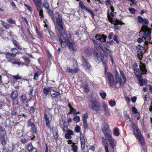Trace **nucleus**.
Returning <instances> with one entry per match:
<instances>
[{
    "instance_id": "obj_47",
    "label": "nucleus",
    "mask_w": 152,
    "mask_h": 152,
    "mask_svg": "<svg viewBox=\"0 0 152 152\" xmlns=\"http://www.w3.org/2000/svg\"><path fill=\"white\" fill-rule=\"evenodd\" d=\"M142 34V38H141V37L139 38L137 40V42L139 43H140L143 41V38L145 39L143 37V33H142V34Z\"/></svg>"
},
{
    "instance_id": "obj_50",
    "label": "nucleus",
    "mask_w": 152,
    "mask_h": 152,
    "mask_svg": "<svg viewBox=\"0 0 152 152\" xmlns=\"http://www.w3.org/2000/svg\"><path fill=\"white\" fill-rule=\"evenodd\" d=\"M39 74H38V72L35 73L34 75V79L35 80H37L38 79V78Z\"/></svg>"
},
{
    "instance_id": "obj_45",
    "label": "nucleus",
    "mask_w": 152,
    "mask_h": 152,
    "mask_svg": "<svg viewBox=\"0 0 152 152\" xmlns=\"http://www.w3.org/2000/svg\"><path fill=\"white\" fill-rule=\"evenodd\" d=\"M13 42L15 46L18 48L19 49L20 48V47L18 44V42L16 40H14L13 41Z\"/></svg>"
},
{
    "instance_id": "obj_9",
    "label": "nucleus",
    "mask_w": 152,
    "mask_h": 152,
    "mask_svg": "<svg viewBox=\"0 0 152 152\" xmlns=\"http://www.w3.org/2000/svg\"><path fill=\"white\" fill-rule=\"evenodd\" d=\"M94 56L95 60L96 62L98 63H99L102 58H103V54L96 52L94 53Z\"/></svg>"
},
{
    "instance_id": "obj_55",
    "label": "nucleus",
    "mask_w": 152,
    "mask_h": 152,
    "mask_svg": "<svg viewBox=\"0 0 152 152\" xmlns=\"http://www.w3.org/2000/svg\"><path fill=\"white\" fill-rule=\"evenodd\" d=\"M114 35V34L113 32H111L109 34L108 36V39H112Z\"/></svg>"
},
{
    "instance_id": "obj_62",
    "label": "nucleus",
    "mask_w": 152,
    "mask_h": 152,
    "mask_svg": "<svg viewBox=\"0 0 152 152\" xmlns=\"http://www.w3.org/2000/svg\"><path fill=\"white\" fill-rule=\"evenodd\" d=\"M137 98L135 96H134L132 98L131 100L133 103H135L136 101Z\"/></svg>"
},
{
    "instance_id": "obj_51",
    "label": "nucleus",
    "mask_w": 152,
    "mask_h": 152,
    "mask_svg": "<svg viewBox=\"0 0 152 152\" xmlns=\"http://www.w3.org/2000/svg\"><path fill=\"white\" fill-rule=\"evenodd\" d=\"M13 78L14 79L17 80L20 79L21 78V77L19 76V75H13Z\"/></svg>"
},
{
    "instance_id": "obj_44",
    "label": "nucleus",
    "mask_w": 152,
    "mask_h": 152,
    "mask_svg": "<svg viewBox=\"0 0 152 152\" xmlns=\"http://www.w3.org/2000/svg\"><path fill=\"white\" fill-rule=\"evenodd\" d=\"M100 96L103 99H104L105 98L106 96V94L105 92L102 93L101 92L99 94Z\"/></svg>"
},
{
    "instance_id": "obj_34",
    "label": "nucleus",
    "mask_w": 152,
    "mask_h": 152,
    "mask_svg": "<svg viewBox=\"0 0 152 152\" xmlns=\"http://www.w3.org/2000/svg\"><path fill=\"white\" fill-rule=\"evenodd\" d=\"M124 114H125L124 117L126 119V120L127 121H130L131 120L130 118L129 115L127 114V112L126 111H124Z\"/></svg>"
},
{
    "instance_id": "obj_37",
    "label": "nucleus",
    "mask_w": 152,
    "mask_h": 152,
    "mask_svg": "<svg viewBox=\"0 0 152 152\" xmlns=\"http://www.w3.org/2000/svg\"><path fill=\"white\" fill-rule=\"evenodd\" d=\"M7 20L8 23H9L11 24H15V21L12 18L7 19Z\"/></svg>"
},
{
    "instance_id": "obj_58",
    "label": "nucleus",
    "mask_w": 152,
    "mask_h": 152,
    "mask_svg": "<svg viewBox=\"0 0 152 152\" xmlns=\"http://www.w3.org/2000/svg\"><path fill=\"white\" fill-rule=\"evenodd\" d=\"M53 136L54 137H55V139L57 140L58 138V133L57 132H54L53 133Z\"/></svg>"
},
{
    "instance_id": "obj_40",
    "label": "nucleus",
    "mask_w": 152,
    "mask_h": 152,
    "mask_svg": "<svg viewBox=\"0 0 152 152\" xmlns=\"http://www.w3.org/2000/svg\"><path fill=\"white\" fill-rule=\"evenodd\" d=\"M73 120L76 123H78L80 121V117L79 116H75L73 118Z\"/></svg>"
},
{
    "instance_id": "obj_25",
    "label": "nucleus",
    "mask_w": 152,
    "mask_h": 152,
    "mask_svg": "<svg viewBox=\"0 0 152 152\" xmlns=\"http://www.w3.org/2000/svg\"><path fill=\"white\" fill-rule=\"evenodd\" d=\"M52 87H49L45 88L43 89V91L44 94L46 96H47L49 94V93H50V91L51 90Z\"/></svg>"
},
{
    "instance_id": "obj_48",
    "label": "nucleus",
    "mask_w": 152,
    "mask_h": 152,
    "mask_svg": "<svg viewBox=\"0 0 152 152\" xmlns=\"http://www.w3.org/2000/svg\"><path fill=\"white\" fill-rule=\"evenodd\" d=\"M84 10H85L86 11H87L88 12L90 13L91 14V15H92V16L93 17H94V13L92 11H90L88 8H87V7H86V8H85Z\"/></svg>"
},
{
    "instance_id": "obj_23",
    "label": "nucleus",
    "mask_w": 152,
    "mask_h": 152,
    "mask_svg": "<svg viewBox=\"0 0 152 152\" xmlns=\"http://www.w3.org/2000/svg\"><path fill=\"white\" fill-rule=\"evenodd\" d=\"M102 129L104 133L110 131L109 129L108 125L106 123L103 124Z\"/></svg>"
},
{
    "instance_id": "obj_41",
    "label": "nucleus",
    "mask_w": 152,
    "mask_h": 152,
    "mask_svg": "<svg viewBox=\"0 0 152 152\" xmlns=\"http://www.w3.org/2000/svg\"><path fill=\"white\" fill-rule=\"evenodd\" d=\"M79 4L80 7L83 10H84V9L86 7L85 5L84 4L82 1H80L79 2Z\"/></svg>"
},
{
    "instance_id": "obj_52",
    "label": "nucleus",
    "mask_w": 152,
    "mask_h": 152,
    "mask_svg": "<svg viewBox=\"0 0 152 152\" xmlns=\"http://www.w3.org/2000/svg\"><path fill=\"white\" fill-rule=\"evenodd\" d=\"M132 109L134 113L136 114L137 113V110L135 107H132Z\"/></svg>"
},
{
    "instance_id": "obj_27",
    "label": "nucleus",
    "mask_w": 152,
    "mask_h": 152,
    "mask_svg": "<svg viewBox=\"0 0 152 152\" xmlns=\"http://www.w3.org/2000/svg\"><path fill=\"white\" fill-rule=\"evenodd\" d=\"M136 138L141 144L142 145H145V143L144 138L141 135L137 137Z\"/></svg>"
},
{
    "instance_id": "obj_13",
    "label": "nucleus",
    "mask_w": 152,
    "mask_h": 152,
    "mask_svg": "<svg viewBox=\"0 0 152 152\" xmlns=\"http://www.w3.org/2000/svg\"><path fill=\"white\" fill-rule=\"evenodd\" d=\"M138 54L137 56L140 60L141 59L144 53V49L142 47L141 48L137 49Z\"/></svg>"
},
{
    "instance_id": "obj_26",
    "label": "nucleus",
    "mask_w": 152,
    "mask_h": 152,
    "mask_svg": "<svg viewBox=\"0 0 152 152\" xmlns=\"http://www.w3.org/2000/svg\"><path fill=\"white\" fill-rule=\"evenodd\" d=\"M5 136H0V142L3 146H5L7 144Z\"/></svg>"
},
{
    "instance_id": "obj_54",
    "label": "nucleus",
    "mask_w": 152,
    "mask_h": 152,
    "mask_svg": "<svg viewBox=\"0 0 152 152\" xmlns=\"http://www.w3.org/2000/svg\"><path fill=\"white\" fill-rule=\"evenodd\" d=\"M75 131L77 133H78L80 131V127L78 126H77L75 129Z\"/></svg>"
},
{
    "instance_id": "obj_28",
    "label": "nucleus",
    "mask_w": 152,
    "mask_h": 152,
    "mask_svg": "<svg viewBox=\"0 0 152 152\" xmlns=\"http://www.w3.org/2000/svg\"><path fill=\"white\" fill-rule=\"evenodd\" d=\"M6 132L5 129L2 126H0V136H6Z\"/></svg>"
},
{
    "instance_id": "obj_24",
    "label": "nucleus",
    "mask_w": 152,
    "mask_h": 152,
    "mask_svg": "<svg viewBox=\"0 0 152 152\" xmlns=\"http://www.w3.org/2000/svg\"><path fill=\"white\" fill-rule=\"evenodd\" d=\"M104 134L105 135V138L107 140L112 138V132L110 131Z\"/></svg>"
},
{
    "instance_id": "obj_7",
    "label": "nucleus",
    "mask_w": 152,
    "mask_h": 152,
    "mask_svg": "<svg viewBox=\"0 0 152 152\" xmlns=\"http://www.w3.org/2000/svg\"><path fill=\"white\" fill-rule=\"evenodd\" d=\"M43 7L45 8L46 12L50 15H52L53 13L50 9V5L47 0H44L43 4Z\"/></svg>"
},
{
    "instance_id": "obj_63",
    "label": "nucleus",
    "mask_w": 152,
    "mask_h": 152,
    "mask_svg": "<svg viewBox=\"0 0 152 152\" xmlns=\"http://www.w3.org/2000/svg\"><path fill=\"white\" fill-rule=\"evenodd\" d=\"M145 45H148V43H150V44H152V40L151 41H150L151 39H150V40H149V41H147V40H146V39H145Z\"/></svg>"
},
{
    "instance_id": "obj_30",
    "label": "nucleus",
    "mask_w": 152,
    "mask_h": 152,
    "mask_svg": "<svg viewBox=\"0 0 152 152\" xmlns=\"http://www.w3.org/2000/svg\"><path fill=\"white\" fill-rule=\"evenodd\" d=\"M18 96V94L17 91H13L11 93V97L12 99L17 98Z\"/></svg>"
},
{
    "instance_id": "obj_46",
    "label": "nucleus",
    "mask_w": 152,
    "mask_h": 152,
    "mask_svg": "<svg viewBox=\"0 0 152 152\" xmlns=\"http://www.w3.org/2000/svg\"><path fill=\"white\" fill-rule=\"evenodd\" d=\"M109 104L111 107L115 106L116 104L115 102V101L110 100L109 101Z\"/></svg>"
},
{
    "instance_id": "obj_43",
    "label": "nucleus",
    "mask_w": 152,
    "mask_h": 152,
    "mask_svg": "<svg viewBox=\"0 0 152 152\" xmlns=\"http://www.w3.org/2000/svg\"><path fill=\"white\" fill-rule=\"evenodd\" d=\"M129 12L132 14H134L135 13L136 10L133 8H130L129 9Z\"/></svg>"
},
{
    "instance_id": "obj_12",
    "label": "nucleus",
    "mask_w": 152,
    "mask_h": 152,
    "mask_svg": "<svg viewBox=\"0 0 152 152\" xmlns=\"http://www.w3.org/2000/svg\"><path fill=\"white\" fill-rule=\"evenodd\" d=\"M81 58L83 62L82 65L84 68L85 69H89L90 67L91 66L88 63L86 60L84 58L83 56H81Z\"/></svg>"
},
{
    "instance_id": "obj_8",
    "label": "nucleus",
    "mask_w": 152,
    "mask_h": 152,
    "mask_svg": "<svg viewBox=\"0 0 152 152\" xmlns=\"http://www.w3.org/2000/svg\"><path fill=\"white\" fill-rule=\"evenodd\" d=\"M44 118L46 122V125L48 128L50 127L49 124L52 119V116L50 114L45 113L44 115Z\"/></svg>"
},
{
    "instance_id": "obj_42",
    "label": "nucleus",
    "mask_w": 152,
    "mask_h": 152,
    "mask_svg": "<svg viewBox=\"0 0 152 152\" xmlns=\"http://www.w3.org/2000/svg\"><path fill=\"white\" fill-rule=\"evenodd\" d=\"M84 89L85 91L86 92H89V90L88 88V85L87 84H86L84 86L83 88Z\"/></svg>"
},
{
    "instance_id": "obj_4",
    "label": "nucleus",
    "mask_w": 152,
    "mask_h": 152,
    "mask_svg": "<svg viewBox=\"0 0 152 152\" xmlns=\"http://www.w3.org/2000/svg\"><path fill=\"white\" fill-rule=\"evenodd\" d=\"M140 69L139 68H134L133 70L134 72L137 76L138 80L141 86H142L144 84L146 83V80L142 79V75L144 73L146 74L147 73V70L146 69V66L143 63H140Z\"/></svg>"
},
{
    "instance_id": "obj_10",
    "label": "nucleus",
    "mask_w": 152,
    "mask_h": 152,
    "mask_svg": "<svg viewBox=\"0 0 152 152\" xmlns=\"http://www.w3.org/2000/svg\"><path fill=\"white\" fill-rule=\"evenodd\" d=\"M132 128L133 129L134 133L136 137L138 136L141 135L140 131L138 129L137 126L136 124H133Z\"/></svg>"
},
{
    "instance_id": "obj_3",
    "label": "nucleus",
    "mask_w": 152,
    "mask_h": 152,
    "mask_svg": "<svg viewBox=\"0 0 152 152\" xmlns=\"http://www.w3.org/2000/svg\"><path fill=\"white\" fill-rule=\"evenodd\" d=\"M121 77L120 78L117 77V75L118 72H116V78L115 81L114 80V77L113 75L110 72L107 73V77L109 80L110 85L113 86L115 85L116 88H119L121 86H123L125 83V79L124 78V75L122 71H120Z\"/></svg>"
},
{
    "instance_id": "obj_32",
    "label": "nucleus",
    "mask_w": 152,
    "mask_h": 152,
    "mask_svg": "<svg viewBox=\"0 0 152 152\" xmlns=\"http://www.w3.org/2000/svg\"><path fill=\"white\" fill-rule=\"evenodd\" d=\"M71 147L73 152H77V146L75 145V143H73V144L71 146Z\"/></svg>"
},
{
    "instance_id": "obj_29",
    "label": "nucleus",
    "mask_w": 152,
    "mask_h": 152,
    "mask_svg": "<svg viewBox=\"0 0 152 152\" xmlns=\"http://www.w3.org/2000/svg\"><path fill=\"white\" fill-rule=\"evenodd\" d=\"M68 106L69 107L70 109V113L71 114L72 113L74 114L77 115V113H79V112L77 113L76 110L74 109L70 104H68Z\"/></svg>"
},
{
    "instance_id": "obj_17",
    "label": "nucleus",
    "mask_w": 152,
    "mask_h": 152,
    "mask_svg": "<svg viewBox=\"0 0 152 152\" xmlns=\"http://www.w3.org/2000/svg\"><path fill=\"white\" fill-rule=\"evenodd\" d=\"M66 72L72 75L76 73L78 71V69L77 68L75 69H71L70 67H67L66 70Z\"/></svg>"
},
{
    "instance_id": "obj_6",
    "label": "nucleus",
    "mask_w": 152,
    "mask_h": 152,
    "mask_svg": "<svg viewBox=\"0 0 152 152\" xmlns=\"http://www.w3.org/2000/svg\"><path fill=\"white\" fill-rule=\"evenodd\" d=\"M107 17L109 22L114 25V28L116 29H118L119 28V27L117 25V24L123 25L124 24V23H122L121 21L117 19H116L115 20H114L109 14H107Z\"/></svg>"
},
{
    "instance_id": "obj_31",
    "label": "nucleus",
    "mask_w": 152,
    "mask_h": 152,
    "mask_svg": "<svg viewBox=\"0 0 152 152\" xmlns=\"http://www.w3.org/2000/svg\"><path fill=\"white\" fill-rule=\"evenodd\" d=\"M109 142V143L111 145V147H112V148L113 149H114L115 147V143H114V140L112 138L109 140H108Z\"/></svg>"
},
{
    "instance_id": "obj_36",
    "label": "nucleus",
    "mask_w": 152,
    "mask_h": 152,
    "mask_svg": "<svg viewBox=\"0 0 152 152\" xmlns=\"http://www.w3.org/2000/svg\"><path fill=\"white\" fill-rule=\"evenodd\" d=\"M29 139L28 138H23L21 139L20 140V142L23 144H24L28 142L29 141Z\"/></svg>"
},
{
    "instance_id": "obj_21",
    "label": "nucleus",
    "mask_w": 152,
    "mask_h": 152,
    "mask_svg": "<svg viewBox=\"0 0 152 152\" xmlns=\"http://www.w3.org/2000/svg\"><path fill=\"white\" fill-rule=\"evenodd\" d=\"M80 138L81 147L84 148L85 143V140L83 135L82 133H81L80 134Z\"/></svg>"
},
{
    "instance_id": "obj_38",
    "label": "nucleus",
    "mask_w": 152,
    "mask_h": 152,
    "mask_svg": "<svg viewBox=\"0 0 152 152\" xmlns=\"http://www.w3.org/2000/svg\"><path fill=\"white\" fill-rule=\"evenodd\" d=\"M37 10L39 12V15L42 18L43 17V11L42 7H40L39 10Z\"/></svg>"
},
{
    "instance_id": "obj_61",
    "label": "nucleus",
    "mask_w": 152,
    "mask_h": 152,
    "mask_svg": "<svg viewBox=\"0 0 152 152\" xmlns=\"http://www.w3.org/2000/svg\"><path fill=\"white\" fill-rule=\"evenodd\" d=\"M31 130L33 132L34 134H36V132L37 131V129L34 126L32 128Z\"/></svg>"
},
{
    "instance_id": "obj_16",
    "label": "nucleus",
    "mask_w": 152,
    "mask_h": 152,
    "mask_svg": "<svg viewBox=\"0 0 152 152\" xmlns=\"http://www.w3.org/2000/svg\"><path fill=\"white\" fill-rule=\"evenodd\" d=\"M102 142L106 152H109L108 147V143L107 142L106 140L103 137H102Z\"/></svg>"
},
{
    "instance_id": "obj_56",
    "label": "nucleus",
    "mask_w": 152,
    "mask_h": 152,
    "mask_svg": "<svg viewBox=\"0 0 152 152\" xmlns=\"http://www.w3.org/2000/svg\"><path fill=\"white\" fill-rule=\"evenodd\" d=\"M11 114L12 115H16L18 114V113L14 110H13L11 112Z\"/></svg>"
},
{
    "instance_id": "obj_39",
    "label": "nucleus",
    "mask_w": 152,
    "mask_h": 152,
    "mask_svg": "<svg viewBox=\"0 0 152 152\" xmlns=\"http://www.w3.org/2000/svg\"><path fill=\"white\" fill-rule=\"evenodd\" d=\"M113 134L115 136H118L119 135V130L118 129L116 128L114 129Z\"/></svg>"
},
{
    "instance_id": "obj_11",
    "label": "nucleus",
    "mask_w": 152,
    "mask_h": 152,
    "mask_svg": "<svg viewBox=\"0 0 152 152\" xmlns=\"http://www.w3.org/2000/svg\"><path fill=\"white\" fill-rule=\"evenodd\" d=\"M102 105L105 114L108 116H110V113L109 111V109L107 105L105 102H103Z\"/></svg>"
},
{
    "instance_id": "obj_53",
    "label": "nucleus",
    "mask_w": 152,
    "mask_h": 152,
    "mask_svg": "<svg viewBox=\"0 0 152 152\" xmlns=\"http://www.w3.org/2000/svg\"><path fill=\"white\" fill-rule=\"evenodd\" d=\"M21 98L22 101L23 102L24 101H25L26 100V96L25 94L21 96Z\"/></svg>"
},
{
    "instance_id": "obj_33",
    "label": "nucleus",
    "mask_w": 152,
    "mask_h": 152,
    "mask_svg": "<svg viewBox=\"0 0 152 152\" xmlns=\"http://www.w3.org/2000/svg\"><path fill=\"white\" fill-rule=\"evenodd\" d=\"M2 25L3 27H4L6 29H9L10 27V26L9 24L8 23L4 22H2Z\"/></svg>"
},
{
    "instance_id": "obj_20",
    "label": "nucleus",
    "mask_w": 152,
    "mask_h": 152,
    "mask_svg": "<svg viewBox=\"0 0 152 152\" xmlns=\"http://www.w3.org/2000/svg\"><path fill=\"white\" fill-rule=\"evenodd\" d=\"M50 94L51 96L53 98L56 97L60 95V93L58 92H56L54 90V89L52 87L51 90L50 91Z\"/></svg>"
},
{
    "instance_id": "obj_59",
    "label": "nucleus",
    "mask_w": 152,
    "mask_h": 152,
    "mask_svg": "<svg viewBox=\"0 0 152 152\" xmlns=\"http://www.w3.org/2000/svg\"><path fill=\"white\" fill-rule=\"evenodd\" d=\"M89 150H90L92 151H95V147L94 146L92 145L90 146L89 149Z\"/></svg>"
},
{
    "instance_id": "obj_60",
    "label": "nucleus",
    "mask_w": 152,
    "mask_h": 152,
    "mask_svg": "<svg viewBox=\"0 0 152 152\" xmlns=\"http://www.w3.org/2000/svg\"><path fill=\"white\" fill-rule=\"evenodd\" d=\"M100 61H102V63L104 64V65H106V64L107 62L106 59H104L103 58Z\"/></svg>"
},
{
    "instance_id": "obj_57",
    "label": "nucleus",
    "mask_w": 152,
    "mask_h": 152,
    "mask_svg": "<svg viewBox=\"0 0 152 152\" xmlns=\"http://www.w3.org/2000/svg\"><path fill=\"white\" fill-rule=\"evenodd\" d=\"M101 49L102 50L103 52L104 53L106 52V50H107L109 51L110 52V51L107 48H106V49H104L102 46H101Z\"/></svg>"
},
{
    "instance_id": "obj_14",
    "label": "nucleus",
    "mask_w": 152,
    "mask_h": 152,
    "mask_svg": "<svg viewBox=\"0 0 152 152\" xmlns=\"http://www.w3.org/2000/svg\"><path fill=\"white\" fill-rule=\"evenodd\" d=\"M107 37L103 35L97 34L95 37L96 39L102 42H104L106 41Z\"/></svg>"
},
{
    "instance_id": "obj_49",
    "label": "nucleus",
    "mask_w": 152,
    "mask_h": 152,
    "mask_svg": "<svg viewBox=\"0 0 152 152\" xmlns=\"http://www.w3.org/2000/svg\"><path fill=\"white\" fill-rule=\"evenodd\" d=\"M118 37L116 35H115L113 39L114 41L116 42L117 43H118L119 42V41L118 40Z\"/></svg>"
},
{
    "instance_id": "obj_18",
    "label": "nucleus",
    "mask_w": 152,
    "mask_h": 152,
    "mask_svg": "<svg viewBox=\"0 0 152 152\" xmlns=\"http://www.w3.org/2000/svg\"><path fill=\"white\" fill-rule=\"evenodd\" d=\"M28 150L29 152H37V149L32 146L31 143L28 144Z\"/></svg>"
},
{
    "instance_id": "obj_15",
    "label": "nucleus",
    "mask_w": 152,
    "mask_h": 152,
    "mask_svg": "<svg viewBox=\"0 0 152 152\" xmlns=\"http://www.w3.org/2000/svg\"><path fill=\"white\" fill-rule=\"evenodd\" d=\"M6 58L8 60L9 62H11V60L12 59L11 57H15L16 56L15 53H5Z\"/></svg>"
},
{
    "instance_id": "obj_2",
    "label": "nucleus",
    "mask_w": 152,
    "mask_h": 152,
    "mask_svg": "<svg viewBox=\"0 0 152 152\" xmlns=\"http://www.w3.org/2000/svg\"><path fill=\"white\" fill-rule=\"evenodd\" d=\"M137 21L139 23H142L143 25L139 33L142 34L143 33V37L147 41L150 40L151 39V29L148 26L149 23L148 20L139 16L137 17Z\"/></svg>"
},
{
    "instance_id": "obj_35",
    "label": "nucleus",
    "mask_w": 152,
    "mask_h": 152,
    "mask_svg": "<svg viewBox=\"0 0 152 152\" xmlns=\"http://www.w3.org/2000/svg\"><path fill=\"white\" fill-rule=\"evenodd\" d=\"M12 105L14 106L15 105H17L18 104V99L17 98L12 99Z\"/></svg>"
},
{
    "instance_id": "obj_64",
    "label": "nucleus",
    "mask_w": 152,
    "mask_h": 152,
    "mask_svg": "<svg viewBox=\"0 0 152 152\" xmlns=\"http://www.w3.org/2000/svg\"><path fill=\"white\" fill-rule=\"evenodd\" d=\"M69 129H68V128L67 127H66V126H64L63 129V130L64 132H67V131Z\"/></svg>"
},
{
    "instance_id": "obj_19",
    "label": "nucleus",
    "mask_w": 152,
    "mask_h": 152,
    "mask_svg": "<svg viewBox=\"0 0 152 152\" xmlns=\"http://www.w3.org/2000/svg\"><path fill=\"white\" fill-rule=\"evenodd\" d=\"M73 134V131L70 129L67 131V133L65 134V137L67 139H70L72 138L71 135Z\"/></svg>"
},
{
    "instance_id": "obj_5",
    "label": "nucleus",
    "mask_w": 152,
    "mask_h": 152,
    "mask_svg": "<svg viewBox=\"0 0 152 152\" xmlns=\"http://www.w3.org/2000/svg\"><path fill=\"white\" fill-rule=\"evenodd\" d=\"M90 107L93 111L96 113L101 111V107L100 103L96 100L92 99L90 101Z\"/></svg>"
},
{
    "instance_id": "obj_1",
    "label": "nucleus",
    "mask_w": 152,
    "mask_h": 152,
    "mask_svg": "<svg viewBox=\"0 0 152 152\" xmlns=\"http://www.w3.org/2000/svg\"><path fill=\"white\" fill-rule=\"evenodd\" d=\"M54 16L56 19V29L61 47L65 48L67 45L72 50L76 51L77 48L75 45V42L70 39H66L65 37H66V35H65V36H64L65 34V29L63 26L62 16L59 13L56 12L54 14Z\"/></svg>"
},
{
    "instance_id": "obj_22",
    "label": "nucleus",
    "mask_w": 152,
    "mask_h": 152,
    "mask_svg": "<svg viewBox=\"0 0 152 152\" xmlns=\"http://www.w3.org/2000/svg\"><path fill=\"white\" fill-rule=\"evenodd\" d=\"M35 3L37 10H39L40 7H41L42 2L41 0H33Z\"/></svg>"
}]
</instances>
